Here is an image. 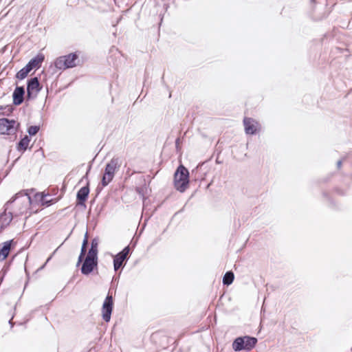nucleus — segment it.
<instances>
[{"mask_svg": "<svg viewBox=\"0 0 352 352\" xmlns=\"http://www.w3.org/2000/svg\"><path fill=\"white\" fill-rule=\"evenodd\" d=\"M86 60L87 57L85 54L80 50H76L66 55L57 57L54 60L53 65L49 67L48 72L52 75H54L56 69L65 71L68 69L82 66Z\"/></svg>", "mask_w": 352, "mask_h": 352, "instance_id": "nucleus-1", "label": "nucleus"}, {"mask_svg": "<svg viewBox=\"0 0 352 352\" xmlns=\"http://www.w3.org/2000/svg\"><path fill=\"white\" fill-rule=\"evenodd\" d=\"M121 165L122 160L116 156L105 164L100 182L102 188L107 186L113 180L116 173L119 170Z\"/></svg>", "mask_w": 352, "mask_h": 352, "instance_id": "nucleus-2", "label": "nucleus"}, {"mask_svg": "<svg viewBox=\"0 0 352 352\" xmlns=\"http://www.w3.org/2000/svg\"><path fill=\"white\" fill-rule=\"evenodd\" d=\"M173 184L175 188L180 192H184L189 187L190 173L182 163L179 164L173 174Z\"/></svg>", "mask_w": 352, "mask_h": 352, "instance_id": "nucleus-3", "label": "nucleus"}, {"mask_svg": "<svg viewBox=\"0 0 352 352\" xmlns=\"http://www.w3.org/2000/svg\"><path fill=\"white\" fill-rule=\"evenodd\" d=\"M257 342V338L251 336H239L233 340L232 347L235 352H249L255 348Z\"/></svg>", "mask_w": 352, "mask_h": 352, "instance_id": "nucleus-4", "label": "nucleus"}, {"mask_svg": "<svg viewBox=\"0 0 352 352\" xmlns=\"http://www.w3.org/2000/svg\"><path fill=\"white\" fill-rule=\"evenodd\" d=\"M41 74L30 78L26 82V99L31 101L36 99L38 94L43 89V85L40 83Z\"/></svg>", "mask_w": 352, "mask_h": 352, "instance_id": "nucleus-5", "label": "nucleus"}, {"mask_svg": "<svg viewBox=\"0 0 352 352\" xmlns=\"http://www.w3.org/2000/svg\"><path fill=\"white\" fill-rule=\"evenodd\" d=\"M29 190H22L17 193L14 194L3 206V211L0 214V222L4 217L7 215V210H8V206L12 204L18 199L23 198V201H28L30 205L33 204V199L31 195L28 193Z\"/></svg>", "mask_w": 352, "mask_h": 352, "instance_id": "nucleus-6", "label": "nucleus"}, {"mask_svg": "<svg viewBox=\"0 0 352 352\" xmlns=\"http://www.w3.org/2000/svg\"><path fill=\"white\" fill-rule=\"evenodd\" d=\"M130 248L129 245L125 246L121 251L113 256V265L115 272L120 269L123 270L127 261L129 259Z\"/></svg>", "mask_w": 352, "mask_h": 352, "instance_id": "nucleus-7", "label": "nucleus"}, {"mask_svg": "<svg viewBox=\"0 0 352 352\" xmlns=\"http://www.w3.org/2000/svg\"><path fill=\"white\" fill-rule=\"evenodd\" d=\"M20 124L14 119L0 118V133L1 135H14L18 131Z\"/></svg>", "mask_w": 352, "mask_h": 352, "instance_id": "nucleus-8", "label": "nucleus"}, {"mask_svg": "<svg viewBox=\"0 0 352 352\" xmlns=\"http://www.w3.org/2000/svg\"><path fill=\"white\" fill-rule=\"evenodd\" d=\"M80 267V272L84 276H89L94 272L98 273V260L91 257H86L82 259Z\"/></svg>", "mask_w": 352, "mask_h": 352, "instance_id": "nucleus-9", "label": "nucleus"}, {"mask_svg": "<svg viewBox=\"0 0 352 352\" xmlns=\"http://www.w3.org/2000/svg\"><path fill=\"white\" fill-rule=\"evenodd\" d=\"M114 302L112 295L107 294L102 305V318L106 322H109L111 320V314L113 311Z\"/></svg>", "mask_w": 352, "mask_h": 352, "instance_id": "nucleus-10", "label": "nucleus"}, {"mask_svg": "<svg viewBox=\"0 0 352 352\" xmlns=\"http://www.w3.org/2000/svg\"><path fill=\"white\" fill-rule=\"evenodd\" d=\"M245 133L247 135H256L261 130V124L258 122L250 117H245L243 120Z\"/></svg>", "mask_w": 352, "mask_h": 352, "instance_id": "nucleus-11", "label": "nucleus"}, {"mask_svg": "<svg viewBox=\"0 0 352 352\" xmlns=\"http://www.w3.org/2000/svg\"><path fill=\"white\" fill-rule=\"evenodd\" d=\"M90 193V187L89 184L81 187L76 193V206L82 207L83 209L87 208L86 201H87Z\"/></svg>", "mask_w": 352, "mask_h": 352, "instance_id": "nucleus-12", "label": "nucleus"}, {"mask_svg": "<svg viewBox=\"0 0 352 352\" xmlns=\"http://www.w3.org/2000/svg\"><path fill=\"white\" fill-rule=\"evenodd\" d=\"M16 87L12 93V104L19 106L24 102L25 95V89L24 86H19L17 82H15Z\"/></svg>", "mask_w": 352, "mask_h": 352, "instance_id": "nucleus-13", "label": "nucleus"}, {"mask_svg": "<svg viewBox=\"0 0 352 352\" xmlns=\"http://www.w3.org/2000/svg\"><path fill=\"white\" fill-rule=\"evenodd\" d=\"M16 242L14 239H10L0 243V262L5 261L12 248H14Z\"/></svg>", "mask_w": 352, "mask_h": 352, "instance_id": "nucleus-14", "label": "nucleus"}, {"mask_svg": "<svg viewBox=\"0 0 352 352\" xmlns=\"http://www.w3.org/2000/svg\"><path fill=\"white\" fill-rule=\"evenodd\" d=\"M44 60H45V55L43 53L39 52L36 56H34L33 58H32L28 62V63L25 65V66L31 71L33 69L37 70L41 67L42 63Z\"/></svg>", "mask_w": 352, "mask_h": 352, "instance_id": "nucleus-15", "label": "nucleus"}, {"mask_svg": "<svg viewBox=\"0 0 352 352\" xmlns=\"http://www.w3.org/2000/svg\"><path fill=\"white\" fill-rule=\"evenodd\" d=\"M98 236H95L91 239L90 248L89 250V255L87 256V257H91L92 258L98 260Z\"/></svg>", "mask_w": 352, "mask_h": 352, "instance_id": "nucleus-16", "label": "nucleus"}, {"mask_svg": "<svg viewBox=\"0 0 352 352\" xmlns=\"http://www.w3.org/2000/svg\"><path fill=\"white\" fill-rule=\"evenodd\" d=\"M31 141L30 136L25 135L16 144V150L21 154L24 153L28 148V145Z\"/></svg>", "mask_w": 352, "mask_h": 352, "instance_id": "nucleus-17", "label": "nucleus"}, {"mask_svg": "<svg viewBox=\"0 0 352 352\" xmlns=\"http://www.w3.org/2000/svg\"><path fill=\"white\" fill-rule=\"evenodd\" d=\"M87 244V232L85 233V235L83 241H82V247H81V250H80V254L78 256V261H77V263H76V267H79L80 264L81 263V262H82V261L83 259V257H84L85 254L86 252Z\"/></svg>", "mask_w": 352, "mask_h": 352, "instance_id": "nucleus-18", "label": "nucleus"}, {"mask_svg": "<svg viewBox=\"0 0 352 352\" xmlns=\"http://www.w3.org/2000/svg\"><path fill=\"white\" fill-rule=\"evenodd\" d=\"M234 280V274L232 270L227 271L223 276L222 283L224 286L230 285Z\"/></svg>", "mask_w": 352, "mask_h": 352, "instance_id": "nucleus-19", "label": "nucleus"}, {"mask_svg": "<svg viewBox=\"0 0 352 352\" xmlns=\"http://www.w3.org/2000/svg\"><path fill=\"white\" fill-rule=\"evenodd\" d=\"M31 72L25 65L18 71L15 74V78L19 81L26 78Z\"/></svg>", "mask_w": 352, "mask_h": 352, "instance_id": "nucleus-20", "label": "nucleus"}, {"mask_svg": "<svg viewBox=\"0 0 352 352\" xmlns=\"http://www.w3.org/2000/svg\"><path fill=\"white\" fill-rule=\"evenodd\" d=\"M322 197L329 202V207L333 210H339L338 204L333 199L329 192L326 191L322 192Z\"/></svg>", "mask_w": 352, "mask_h": 352, "instance_id": "nucleus-21", "label": "nucleus"}, {"mask_svg": "<svg viewBox=\"0 0 352 352\" xmlns=\"http://www.w3.org/2000/svg\"><path fill=\"white\" fill-rule=\"evenodd\" d=\"M146 190V188L145 185L144 186L135 187V192L141 197L143 205H145L148 199V197L145 195Z\"/></svg>", "mask_w": 352, "mask_h": 352, "instance_id": "nucleus-22", "label": "nucleus"}, {"mask_svg": "<svg viewBox=\"0 0 352 352\" xmlns=\"http://www.w3.org/2000/svg\"><path fill=\"white\" fill-rule=\"evenodd\" d=\"M39 130H40V125L30 126L27 129V133H28V135H27L30 136V138L31 139V138L32 136H34L35 135H36V133L38 132Z\"/></svg>", "mask_w": 352, "mask_h": 352, "instance_id": "nucleus-23", "label": "nucleus"}, {"mask_svg": "<svg viewBox=\"0 0 352 352\" xmlns=\"http://www.w3.org/2000/svg\"><path fill=\"white\" fill-rule=\"evenodd\" d=\"M203 165H204L203 163L198 164V165L194 169H192L191 171V174H192V177H194V179L195 181L202 179L201 176L198 175V172H199V168H201Z\"/></svg>", "mask_w": 352, "mask_h": 352, "instance_id": "nucleus-24", "label": "nucleus"}, {"mask_svg": "<svg viewBox=\"0 0 352 352\" xmlns=\"http://www.w3.org/2000/svg\"><path fill=\"white\" fill-rule=\"evenodd\" d=\"M160 206L155 207L153 210H151V208H147V210H144V212H142L145 214V222L146 223L152 217L153 215L157 212L158 208Z\"/></svg>", "mask_w": 352, "mask_h": 352, "instance_id": "nucleus-25", "label": "nucleus"}, {"mask_svg": "<svg viewBox=\"0 0 352 352\" xmlns=\"http://www.w3.org/2000/svg\"><path fill=\"white\" fill-rule=\"evenodd\" d=\"M50 195L48 194H43L42 192H36L34 195V199L36 201L39 202L41 205L42 206V203H44L45 199L47 197H50Z\"/></svg>", "mask_w": 352, "mask_h": 352, "instance_id": "nucleus-26", "label": "nucleus"}, {"mask_svg": "<svg viewBox=\"0 0 352 352\" xmlns=\"http://www.w3.org/2000/svg\"><path fill=\"white\" fill-rule=\"evenodd\" d=\"M15 107L16 106H14L13 104L5 105L6 111H4V113H1V116H11L12 113H13V111L15 110Z\"/></svg>", "mask_w": 352, "mask_h": 352, "instance_id": "nucleus-27", "label": "nucleus"}, {"mask_svg": "<svg viewBox=\"0 0 352 352\" xmlns=\"http://www.w3.org/2000/svg\"><path fill=\"white\" fill-rule=\"evenodd\" d=\"M10 216L7 223H1L0 225V233L3 231L11 223L13 219V214L12 212H8Z\"/></svg>", "mask_w": 352, "mask_h": 352, "instance_id": "nucleus-28", "label": "nucleus"}, {"mask_svg": "<svg viewBox=\"0 0 352 352\" xmlns=\"http://www.w3.org/2000/svg\"><path fill=\"white\" fill-rule=\"evenodd\" d=\"M57 201H58V199L56 198L48 199L47 197V199H45L44 203H42V206H45V207H49V206L56 204Z\"/></svg>", "mask_w": 352, "mask_h": 352, "instance_id": "nucleus-29", "label": "nucleus"}, {"mask_svg": "<svg viewBox=\"0 0 352 352\" xmlns=\"http://www.w3.org/2000/svg\"><path fill=\"white\" fill-rule=\"evenodd\" d=\"M10 263H7L4 265V266L3 267L1 271V274H3V276H6L7 272H8L9 269H10Z\"/></svg>", "mask_w": 352, "mask_h": 352, "instance_id": "nucleus-30", "label": "nucleus"}, {"mask_svg": "<svg viewBox=\"0 0 352 352\" xmlns=\"http://www.w3.org/2000/svg\"><path fill=\"white\" fill-rule=\"evenodd\" d=\"M105 207V204H102L101 206H97L96 208V212L97 213V216L99 217L100 213L103 211Z\"/></svg>", "mask_w": 352, "mask_h": 352, "instance_id": "nucleus-31", "label": "nucleus"}, {"mask_svg": "<svg viewBox=\"0 0 352 352\" xmlns=\"http://www.w3.org/2000/svg\"><path fill=\"white\" fill-rule=\"evenodd\" d=\"M318 4V2L316 1V0H309V6H310V10L312 11V12H314L315 10H316V5Z\"/></svg>", "mask_w": 352, "mask_h": 352, "instance_id": "nucleus-32", "label": "nucleus"}, {"mask_svg": "<svg viewBox=\"0 0 352 352\" xmlns=\"http://www.w3.org/2000/svg\"><path fill=\"white\" fill-rule=\"evenodd\" d=\"M333 190L336 193H337L338 195H339L340 196L346 195V192H344V190L341 188L336 187V188H334Z\"/></svg>", "mask_w": 352, "mask_h": 352, "instance_id": "nucleus-33", "label": "nucleus"}, {"mask_svg": "<svg viewBox=\"0 0 352 352\" xmlns=\"http://www.w3.org/2000/svg\"><path fill=\"white\" fill-rule=\"evenodd\" d=\"M58 250V249H56L52 253V254L47 258V261L46 262L38 269V270H42L45 267V266L46 265L47 263L49 262L52 258L53 257V256L55 254V253L56 252V251Z\"/></svg>", "mask_w": 352, "mask_h": 352, "instance_id": "nucleus-34", "label": "nucleus"}, {"mask_svg": "<svg viewBox=\"0 0 352 352\" xmlns=\"http://www.w3.org/2000/svg\"><path fill=\"white\" fill-rule=\"evenodd\" d=\"M96 156H95L92 160L91 162H89V164H88V166H87V171H86V173L87 174H89L91 170V168H92V165H93V163L95 160V158H96Z\"/></svg>", "mask_w": 352, "mask_h": 352, "instance_id": "nucleus-35", "label": "nucleus"}, {"mask_svg": "<svg viewBox=\"0 0 352 352\" xmlns=\"http://www.w3.org/2000/svg\"><path fill=\"white\" fill-rule=\"evenodd\" d=\"M83 180H85L86 181V184H89V186L90 187V182H89V174L85 173V175L79 181V183H80Z\"/></svg>", "mask_w": 352, "mask_h": 352, "instance_id": "nucleus-36", "label": "nucleus"}, {"mask_svg": "<svg viewBox=\"0 0 352 352\" xmlns=\"http://www.w3.org/2000/svg\"><path fill=\"white\" fill-rule=\"evenodd\" d=\"M151 205V201L148 199L146 200V203L145 205L142 204V212H144V210H147V208H150L148 206Z\"/></svg>", "mask_w": 352, "mask_h": 352, "instance_id": "nucleus-37", "label": "nucleus"}, {"mask_svg": "<svg viewBox=\"0 0 352 352\" xmlns=\"http://www.w3.org/2000/svg\"><path fill=\"white\" fill-rule=\"evenodd\" d=\"M179 144H180V139H179V138H177L175 140V148H176L177 151H179L181 149V146Z\"/></svg>", "mask_w": 352, "mask_h": 352, "instance_id": "nucleus-38", "label": "nucleus"}, {"mask_svg": "<svg viewBox=\"0 0 352 352\" xmlns=\"http://www.w3.org/2000/svg\"><path fill=\"white\" fill-rule=\"evenodd\" d=\"M102 188H102V185H100L99 184V185L97 186V188L96 189V197H97L100 193V192L102 191Z\"/></svg>", "mask_w": 352, "mask_h": 352, "instance_id": "nucleus-39", "label": "nucleus"}, {"mask_svg": "<svg viewBox=\"0 0 352 352\" xmlns=\"http://www.w3.org/2000/svg\"><path fill=\"white\" fill-rule=\"evenodd\" d=\"M10 215L8 213H7V215L6 217H4L3 218V219L1 220V223H7V221H8L9 218H10Z\"/></svg>", "mask_w": 352, "mask_h": 352, "instance_id": "nucleus-40", "label": "nucleus"}, {"mask_svg": "<svg viewBox=\"0 0 352 352\" xmlns=\"http://www.w3.org/2000/svg\"><path fill=\"white\" fill-rule=\"evenodd\" d=\"M164 14H162L160 13L159 14V19H160V23H159V25L160 26L163 22V19H164Z\"/></svg>", "mask_w": 352, "mask_h": 352, "instance_id": "nucleus-41", "label": "nucleus"}, {"mask_svg": "<svg viewBox=\"0 0 352 352\" xmlns=\"http://www.w3.org/2000/svg\"><path fill=\"white\" fill-rule=\"evenodd\" d=\"M14 318V315L12 316V318L10 319V320L8 321V323L10 326V329H12L13 327H14V322H12V319Z\"/></svg>", "mask_w": 352, "mask_h": 352, "instance_id": "nucleus-42", "label": "nucleus"}, {"mask_svg": "<svg viewBox=\"0 0 352 352\" xmlns=\"http://www.w3.org/2000/svg\"><path fill=\"white\" fill-rule=\"evenodd\" d=\"M342 159L339 160L337 162V164H336L337 168H341V166H342Z\"/></svg>", "mask_w": 352, "mask_h": 352, "instance_id": "nucleus-43", "label": "nucleus"}, {"mask_svg": "<svg viewBox=\"0 0 352 352\" xmlns=\"http://www.w3.org/2000/svg\"><path fill=\"white\" fill-rule=\"evenodd\" d=\"M5 109H6L5 105H0V116H1V113H4Z\"/></svg>", "mask_w": 352, "mask_h": 352, "instance_id": "nucleus-44", "label": "nucleus"}, {"mask_svg": "<svg viewBox=\"0 0 352 352\" xmlns=\"http://www.w3.org/2000/svg\"><path fill=\"white\" fill-rule=\"evenodd\" d=\"M19 158L16 159L14 161L12 162V163L11 164V165L8 167V168L10 170H12V168H13V166H14L16 162L18 160Z\"/></svg>", "mask_w": 352, "mask_h": 352, "instance_id": "nucleus-45", "label": "nucleus"}, {"mask_svg": "<svg viewBox=\"0 0 352 352\" xmlns=\"http://www.w3.org/2000/svg\"><path fill=\"white\" fill-rule=\"evenodd\" d=\"M215 163L217 164H221L223 163V162L219 160V157H217V159L215 160Z\"/></svg>", "mask_w": 352, "mask_h": 352, "instance_id": "nucleus-46", "label": "nucleus"}, {"mask_svg": "<svg viewBox=\"0 0 352 352\" xmlns=\"http://www.w3.org/2000/svg\"><path fill=\"white\" fill-rule=\"evenodd\" d=\"M118 278H118H115V276L113 277V279H112V282H111V285H113V282L115 280V281H118Z\"/></svg>", "mask_w": 352, "mask_h": 352, "instance_id": "nucleus-47", "label": "nucleus"}, {"mask_svg": "<svg viewBox=\"0 0 352 352\" xmlns=\"http://www.w3.org/2000/svg\"><path fill=\"white\" fill-rule=\"evenodd\" d=\"M184 207H183L181 210H179L177 212H176V213L175 214V215H176L177 213L182 212L184 211Z\"/></svg>", "mask_w": 352, "mask_h": 352, "instance_id": "nucleus-48", "label": "nucleus"}, {"mask_svg": "<svg viewBox=\"0 0 352 352\" xmlns=\"http://www.w3.org/2000/svg\"><path fill=\"white\" fill-rule=\"evenodd\" d=\"M164 7H165V10H167L168 8V6L166 5V4H164Z\"/></svg>", "mask_w": 352, "mask_h": 352, "instance_id": "nucleus-49", "label": "nucleus"}, {"mask_svg": "<svg viewBox=\"0 0 352 352\" xmlns=\"http://www.w3.org/2000/svg\"><path fill=\"white\" fill-rule=\"evenodd\" d=\"M11 170H10L9 168H8V170H6V175L10 173Z\"/></svg>", "mask_w": 352, "mask_h": 352, "instance_id": "nucleus-50", "label": "nucleus"}, {"mask_svg": "<svg viewBox=\"0 0 352 352\" xmlns=\"http://www.w3.org/2000/svg\"><path fill=\"white\" fill-rule=\"evenodd\" d=\"M11 170H10L9 168H8V170H6V175L10 173Z\"/></svg>", "mask_w": 352, "mask_h": 352, "instance_id": "nucleus-51", "label": "nucleus"}, {"mask_svg": "<svg viewBox=\"0 0 352 352\" xmlns=\"http://www.w3.org/2000/svg\"><path fill=\"white\" fill-rule=\"evenodd\" d=\"M95 201V199H93L91 201V204H93Z\"/></svg>", "mask_w": 352, "mask_h": 352, "instance_id": "nucleus-52", "label": "nucleus"}, {"mask_svg": "<svg viewBox=\"0 0 352 352\" xmlns=\"http://www.w3.org/2000/svg\"><path fill=\"white\" fill-rule=\"evenodd\" d=\"M63 245V243H60V245L58 248H57L56 249H58V248H59L61 245Z\"/></svg>", "mask_w": 352, "mask_h": 352, "instance_id": "nucleus-53", "label": "nucleus"}, {"mask_svg": "<svg viewBox=\"0 0 352 352\" xmlns=\"http://www.w3.org/2000/svg\"><path fill=\"white\" fill-rule=\"evenodd\" d=\"M63 245V243H60V245L58 248H57L56 249H58V248H59L61 245Z\"/></svg>", "mask_w": 352, "mask_h": 352, "instance_id": "nucleus-54", "label": "nucleus"}, {"mask_svg": "<svg viewBox=\"0 0 352 352\" xmlns=\"http://www.w3.org/2000/svg\"><path fill=\"white\" fill-rule=\"evenodd\" d=\"M351 351H352V347H351Z\"/></svg>", "mask_w": 352, "mask_h": 352, "instance_id": "nucleus-55", "label": "nucleus"}]
</instances>
